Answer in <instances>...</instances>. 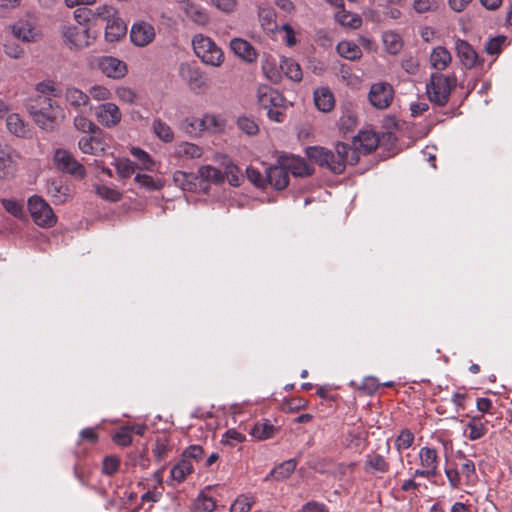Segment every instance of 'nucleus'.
Returning a JSON list of instances; mask_svg holds the SVG:
<instances>
[{"mask_svg": "<svg viewBox=\"0 0 512 512\" xmlns=\"http://www.w3.org/2000/svg\"><path fill=\"white\" fill-rule=\"evenodd\" d=\"M251 509V502L247 497H238L230 506V512H248Z\"/></svg>", "mask_w": 512, "mask_h": 512, "instance_id": "nucleus-64", "label": "nucleus"}, {"mask_svg": "<svg viewBox=\"0 0 512 512\" xmlns=\"http://www.w3.org/2000/svg\"><path fill=\"white\" fill-rule=\"evenodd\" d=\"M88 95H89V98L91 97L92 99H94L96 101L108 102L107 100H109L111 98L112 93L105 86L94 85V86L90 87Z\"/></svg>", "mask_w": 512, "mask_h": 512, "instance_id": "nucleus-56", "label": "nucleus"}, {"mask_svg": "<svg viewBox=\"0 0 512 512\" xmlns=\"http://www.w3.org/2000/svg\"><path fill=\"white\" fill-rule=\"evenodd\" d=\"M246 439L245 435L238 432L235 429H229L225 432L222 438V442L230 446H235L239 443L244 442Z\"/></svg>", "mask_w": 512, "mask_h": 512, "instance_id": "nucleus-62", "label": "nucleus"}, {"mask_svg": "<svg viewBox=\"0 0 512 512\" xmlns=\"http://www.w3.org/2000/svg\"><path fill=\"white\" fill-rule=\"evenodd\" d=\"M383 43L386 51L389 54H397L402 48L401 37L394 32H386L383 35Z\"/></svg>", "mask_w": 512, "mask_h": 512, "instance_id": "nucleus-45", "label": "nucleus"}, {"mask_svg": "<svg viewBox=\"0 0 512 512\" xmlns=\"http://www.w3.org/2000/svg\"><path fill=\"white\" fill-rule=\"evenodd\" d=\"M120 465V459L117 456H106L102 463V472L105 475L111 476L117 472Z\"/></svg>", "mask_w": 512, "mask_h": 512, "instance_id": "nucleus-58", "label": "nucleus"}, {"mask_svg": "<svg viewBox=\"0 0 512 512\" xmlns=\"http://www.w3.org/2000/svg\"><path fill=\"white\" fill-rule=\"evenodd\" d=\"M414 442V434L407 429H404L400 432V434L397 436L395 440V448L401 454L403 450L408 449L412 446ZM400 462H403L402 455L399 457Z\"/></svg>", "mask_w": 512, "mask_h": 512, "instance_id": "nucleus-47", "label": "nucleus"}, {"mask_svg": "<svg viewBox=\"0 0 512 512\" xmlns=\"http://www.w3.org/2000/svg\"><path fill=\"white\" fill-rule=\"evenodd\" d=\"M156 38V27L153 23L139 19L135 21L130 29V40L136 47H146L154 42Z\"/></svg>", "mask_w": 512, "mask_h": 512, "instance_id": "nucleus-7", "label": "nucleus"}, {"mask_svg": "<svg viewBox=\"0 0 512 512\" xmlns=\"http://www.w3.org/2000/svg\"><path fill=\"white\" fill-rule=\"evenodd\" d=\"M456 87L454 75H444L440 72L432 73L426 84V93L429 101L438 106H445L450 98L452 90Z\"/></svg>", "mask_w": 512, "mask_h": 512, "instance_id": "nucleus-2", "label": "nucleus"}, {"mask_svg": "<svg viewBox=\"0 0 512 512\" xmlns=\"http://www.w3.org/2000/svg\"><path fill=\"white\" fill-rule=\"evenodd\" d=\"M314 103L319 111L329 112L335 105L334 95L328 87H319L314 91Z\"/></svg>", "mask_w": 512, "mask_h": 512, "instance_id": "nucleus-27", "label": "nucleus"}, {"mask_svg": "<svg viewBox=\"0 0 512 512\" xmlns=\"http://www.w3.org/2000/svg\"><path fill=\"white\" fill-rule=\"evenodd\" d=\"M364 470L371 475H383L390 471V464L383 455L371 452L365 456Z\"/></svg>", "mask_w": 512, "mask_h": 512, "instance_id": "nucleus-18", "label": "nucleus"}, {"mask_svg": "<svg viewBox=\"0 0 512 512\" xmlns=\"http://www.w3.org/2000/svg\"><path fill=\"white\" fill-rule=\"evenodd\" d=\"M185 15L195 24L205 26L209 23L210 17L206 9L190 0H182Z\"/></svg>", "mask_w": 512, "mask_h": 512, "instance_id": "nucleus-20", "label": "nucleus"}, {"mask_svg": "<svg viewBox=\"0 0 512 512\" xmlns=\"http://www.w3.org/2000/svg\"><path fill=\"white\" fill-rule=\"evenodd\" d=\"M61 35L64 43L70 49H82L91 44V37L88 29L74 24H64L61 28Z\"/></svg>", "mask_w": 512, "mask_h": 512, "instance_id": "nucleus-6", "label": "nucleus"}, {"mask_svg": "<svg viewBox=\"0 0 512 512\" xmlns=\"http://www.w3.org/2000/svg\"><path fill=\"white\" fill-rule=\"evenodd\" d=\"M179 76L187 83L194 92H200L207 86V80L199 68L189 63H181L179 66Z\"/></svg>", "mask_w": 512, "mask_h": 512, "instance_id": "nucleus-12", "label": "nucleus"}, {"mask_svg": "<svg viewBox=\"0 0 512 512\" xmlns=\"http://www.w3.org/2000/svg\"><path fill=\"white\" fill-rule=\"evenodd\" d=\"M69 187L61 179H51L47 182V193L55 204H63L70 197Z\"/></svg>", "mask_w": 512, "mask_h": 512, "instance_id": "nucleus-22", "label": "nucleus"}, {"mask_svg": "<svg viewBox=\"0 0 512 512\" xmlns=\"http://www.w3.org/2000/svg\"><path fill=\"white\" fill-rule=\"evenodd\" d=\"M95 192L99 197H101L105 200L111 201V202L119 201L122 196L118 190L108 187V186H105V185L96 186Z\"/></svg>", "mask_w": 512, "mask_h": 512, "instance_id": "nucleus-54", "label": "nucleus"}, {"mask_svg": "<svg viewBox=\"0 0 512 512\" xmlns=\"http://www.w3.org/2000/svg\"><path fill=\"white\" fill-rule=\"evenodd\" d=\"M106 146L107 144L101 132L88 137H81L78 141V147L83 153L95 156L104 154Z\"/></svg>", "mask_w": 512, "mask_h": 512, "instance_id": "nucleus-16", "label": "nucleus"}, {"mask_svg": "<svg viewBox=\"0 0 512 512\" xmlns=\"http://www.w3.org/2000/svg\"><path fill=\"white\" fill-rule=\"evenodd\" d=\"M306 155L322 167H327L334 174H341L347 164L355 165L359 161V153L350 145L339 142L334 151L323 147L306 148Z\"/></svg>", "mask_w": 512, "mask_h": 512, "instance_id": "nucleus-1", "label": "nucleus"}, {"mask_svg": "<svg viewBox=\"0 0 512 512\" xmlns=\"http://www.w3.org/2000/svg\"><path fill=\"white\" fill-rule=\"evenodd\" d=\"M130 153L139 162V169L153 171L155 169V162L151 156L141 148L132 147Z\"/></svg>", "mask_w": 512, "mask_h": 512, "instance_id": "nucleus-40", "label": "nucleus"}, {"mask_svg": "<svg viewBox=\"0 0 512 512\" xmlns=\"http://www.w3.org/2000/svg\"><path fill=\"white\" fill-rule=\"evenodd\" d=\"M6 127L10 133L17 137H25L28 134L26 124L17 113H11L7 116Z\"/></svg>", "mask_w": 512, "mask_h": 512, "instance_id": "nucleus-37", "label": "nucleus"}, {"mask_svg": "<svg viewBox=\"0 0 512 512\" xmlns=\"http://www.w3.org/2000/svg\"><path fill=\"white\" fill-rule=\"evenodd\" d=\"M336 21L343 27L358 29L362 25L361 17L356 13L341 9L335 13Z\"/></svg>", "mask_w": 512, "mask_h": 512, "instance_id": "nucleus-38", "label": "nucleus"}, {"mask_svg": "<svg viewBox=\"0 0 512 512\" xmlns=\"http://www.w3.org/2000/svg\"><path fill=\"white\" fill-rule=\"evenodd\" d=\"M15 172V164L12 157L8 154L0 156V179L12 176Z\"/></svg>", "mask_w": 512, "mask_h": 512, "instance_id": "nucleus-52", "label": "nucleus"}, {"mask_svg": "<svg viewBox=\"0 0 512 512\" xmlns=\"http://www.w3.org/2000/svg\"><path fill=\"white\" fill-rule=\"evenodd\" d=\"M193 465L188 459H183L171 469V477L177 482H182L185 477L192 473Z\"/></svg>", "mask_w": 512, "mask_h": 512, "instance_id": "nucleus-43", "label": "nucleus"}, {"mask_svg": "<svg viewBox=\"0 0 512 512\" xmlns=\"http://www.w3.org/2000/svg\"><path fill=\"white\" fill-rule=\"evenodd\" d=\"M456 54L462 65L471 69L479 63V56L473 47L465 40L457 39L455 41Z\"/></svg>", "mask_w": 512, "mask_h": 512, "instance_id": "nucleus-17", "label": "nucleus"}, {"mask_svg": "<svg viewBox=\"0 0 512 512\" xmlns=\"http://www.w3.org/2000/svg\"><path fill=\"white\" fill-rule=\"evenodd\" d=\"M113 440L116 444L126 447L132 442V435L130 429L127 426L121 427L114 435Z\"/></svg>", "mask_w": 512, "mask_h": 512, "instance_id": "nucleus-59", "label": "nucleus"}, {"mask_svg": "<svg viewBox=\"0 0 512 512\" xmlns=\"http://www.w3.org/2000/svg\"><path fill=\"white\" fill-rule=\"evenodd\" d=\"M65 98L75 109H80L82 106H86L90 102L89 95L75 87L66 89Z\"/></svg>", "mask_w": 512, "mask_h": 512, "instance_id": "nucleus-36", "label": "nucleus"}, {"mask_svg": "<svg viewBox=\"0 0 512 512\" xmlns=\"http://www.w3.org/2000/svg\"><path fill=\"white\" fill-rule=\"evenodd\" d=\"M420 466L426 469L433 476L438 474L439 457L434 448L422 447L418 453Z\"/></svg>", "mask_w": 512, "mask_h": 512, "instance_id": "nucleus-23", "label": "nucleus"}, {"mask_svg": "<svg viewBox=\"0 0 512 512\" xmlns=\"http://www.w3.org/2000/svg\"><path fill=\"white\" fill-rule=\"evenodd\" d=\"M431 66L437 71L445 70L452 61L451 53L443 46L432 49L429 58Z\"/></svg>", "mask_w": 512, "mask_h": 512, "instance_id": "nucleus-28", "label": "nucleus"}, {"mask_svg": "<svg viewBox=\"0 0 512 512\" xmlns=\"http://www.w3.org/2000/svg\"><path fill=\"white\" fill-rule=\"evenodd\" d=\"M247 178L258 188H265L267 184V174L263 176L260 171L254 167H247L246 169Z\"/></svg>", "mask_w": 512, "mask_h": 512, "instance_id": "nucleus-57", "label": "nucleus"}, {"mask_svg": "<svg viewBox=\"0 0 512 512\" xmlns=\"http://www.w3.org/2000/svg\"><path fill=\"white\" fill-rule=\"evenodd\" d=\"M466 426L464 435L471 441L481 439L487 433V420L483 416H472Z\"/></svg>", "mask_w": 512, "mask_h": 512, "instance_id": "nucleus-25", "label": "nucleus"}, {"mask_svg": "<svg viewBox=\"0 0 512 512\" xmlns=\"http://www.w3.org/2000/svg\"><path fill=\"white\" fill-rule=\"evenodd\" d=\"M296 469V462L293 459L287 460L275 467L266 477L265 480L271 478L281 481L288 478Z\"/></svg>", "mask_w": 512, "mask_h": 512, "instance_id": "nucleus-33", "label": "nucleus"}, {"mask_svg": "<svg viewBox=\"0 0 512 512\" xmlns=\"http://www.w3.org/2000/svg\"><path fill=\"white\" fill-rule=\"evenodd\" d=\"M117 175L122 178H129L136 170V165L128 158H117L114 161Z\"/></svg>", "mask_w": 512, "mask_h": 512, "instance_id": "nucleus-41", "label": "nucleus"}, {"mask_svg": "<svg viewBox=\"0 0 512 512\" xmlns=\"http://www.w3.org/2000/svg\"><path fill=\"white\" fill-rule=\"evenodd\" d=\"M192 46L196 56L204 64L219 67L223 63L224 54L210 37L196 34L192 39Z\"/></svg>", "mask_w": 512, "mask_h": 512, "instance_id": "nucleus-4", "label": "nucleus"}, {"mask_svg": "<svg viewBox=\"0 0 512 512\" xmlns=\"http://www.w3.org/2000/svg\"><path fill=\"white\" fill-rule=\"evenodd\" d=\"M97 65L105 76L112 79H121L128 72L126 63L112 56L99 57Z\"/></svg>", "mask_w": 512, "mask_h": 512, "instance_id": "nucleus-13", "label": "nucleus"}, {"mask_svg": "<svg viewBox=\"0 0 512 512\" xmlns=\"http://www.w3.org/2000/svg\"><path fill=\"white\" fill-rule=\"evenodd\" d=\"M288 183L289 177L282 165L277 163L267 169V184L277 190H282L287 187Z\"/></svg>", "mask_w": 512, "mask_h": 512, "instance_id": "nucleus-24", "label": "nucleus"}, {"mask_svg": "<svg viewBox=\"0 0 512 512\" xmlns=\"http://www.w3.org/2000/svg\"><path fill=\"white\" fill-rule=\"evenodd\" d=\"M115 95L121 102L134 104L138 99L137 93L130 87L119 86L115 90Z\"/></svg>", "mask_w": 512, "mask_h": 512, "instance_id": "nucleus-53", "label": "nucleus"}, {"mask_svg": "<svg viewBox=\"0 0 512 512\" xmlns=\"http://www.w3.org/2000/svg\"><path fill=\"white\" fill-rule=\"evenodd\" d=\"M339 125L345 131L353 130L357 126V117L354 111L351 109L344 110L340 117Z\"/></svg>", "mask_w": 512, "mask_h": 512, "instance_id": "nucleus-55", "label": "nucleus"}, {"mask_svg": "<svg viewBox=\"0 0 512 512\" xmlns=\"http://www.w3.org/2000/svg\"><path fill=\"white\" fill-rule=\"evenodd\" d=\"M216 507L215 501L208 496L200 495L193 504L194 512H212Z\"/></svg>", "mask_w": 512, "mask_h": 512, "instance_id": "nucleus-50", "label": "nucleus"}, {"mask_svg": "<svg viewBox=\"0 0 512 512\" xmlns=\"http://www.w3.org/2000/svg\"><path fill=\"white\" fill-rule=\"evenodd\" d=\"M201 118H186L182 122V129L189 135H198L203 132L202 126H199L197 122H200Z\"/></svg>", "mask_w": 512, "mask_h": 512, "instance_id": "nucleus-61", "label": "nucleus"}, {"mask_svg": "<svg viewBox=\"0 0 512 512\" xmlns=\"http://www.w3.org/2000/svg\"><path fill=\"white\" fill-rule=\"evenodd\" d=\"M438 7L436 0H414L413 9L417 13H426L436 10Z\"/></svg>", "mask_w": 512, "mask_h": 512, "instance_id": "nucleus-63", "label": "nucleus"}, {"mask_svg": "<svg viewBox=\"0 0 512 512\" xmlns=\"http://www.w3.org/2000/svg\"><path fill=\"white\" fill-rule=\"evenodd\" d=\"M238 128L248 136H254L258 133L259 127L254 119L242 116L237 120Z\"/></svg>", "mask_w": 512, "mask_h": 512, "instance_id": "nucleus-49", "label": "nucleus"}, {"mask_svg": "<svg viewBox=\"0 0 512 512\" xmlns=\"http://www.w3.org/2000/svg\"><path fill=\"white\" fill-rule=\"evenodd\" d=\"M224 178L226 177L229 183L233 186L240 185L242 178L241 170L233 162H228L225 166Z\"/></svg>", "mask_w": 512, "mask_h": 512, "instance_id": "nucleus-51", "label": "nucleus"}, {"mask_svg": "<svg viewBox=\"0 0 512 512\" xmlns=\"http://www.w3.org/2000/svg\"><path fill=\"white\" fill-rule=\"evenodd\" d=\"M279 68L282 73L294 82H300L303 74L300 65L292 58L281 57Z\"/></svg>", "mask_w": 512, "mask_h": 512, "instance_id": "nucleus-30", "label": "nucleus"}, {"mask_svg": "<svg viewBox=\"0 0 512 512\" xmlns=\"http://www.w3.org/2000/svg\"><path fill=\"white\" fill-rule=\"evenodd\" d=\"M199 126H202L204 131H208L213 134H220L224 132L226 128V121L224 118L215 114H205L200 122H197Z\"/></svg>", "mask_w": 512, "mask_h": 512, "instance_id": "nucleus-29", "label": "nucleus"}, {"mask_svg": "<svg viewBox=\"0 0 512 512\" xmlns=\"http://www.w3.org/2000/svg\"><path fill=\"white\" fill-rule=\"evenodd\" d=\"M171 450V446L166 439L158 438L155 441L152 452L155 456L156 461H164L168 457V453Z\"/></svg>", "mask_w": 512, "mask_h": 512, "instance_id": "nucleus-48", "label": "nucleus"}, {"mask_svg": "<svg viewBox=\"0 0 512 512\" xmlns=\"http://www.w3.org/2000/svg\"><path fill=\"white\" fill-rule=\"evenodd\" d=\"M28 209L33 221L40 227H52L57 221L50 205L40 196L33 195L28 199Z\"/></svg>", "mask_w": 512, "mask_h": 512, "instance_id": "nucleus-5", "label": "nucleus"}, {"mask_svg": "<svg viewBox=\"0 0 512 512\" xmlns=\"http://www.w3.org/2000/svg\"><path fill=\"white\" fill-rule=\"evenodd\" d=\"M54 164L56 168L64 173L83 178L86 174L84 166L65 149H57L54 153Z\"/></svg>", "mask_w": 512, "mask_h": 512, "instance_id": "nucleus-8", "label": "nucleus"}, {"mask_svg": "<svg viewBox=\"0 0 512 512\" xmlns=\"http://www.w3.org/2000/svg\"><path fill=\"white\" fill-rule=\"evenodd\" d=\"M97 122L108 129L114 128L122 121V112L113 102H104L94 109Z\"/></svg>", "mask_w": 512, "mask_h": 512, "instance_id": "nucleus-10", "label": "nucleus"}, {"mask_svg": "<svg viewBox=\"0 0 512 512\" xmlns=\"http://www.w3.org/2000/svg\"><path fill=\"white\" fill-rule=\"evenodd\" d=\"M276 428L267 419L256 422L250 430V434L258 440H266L271 438Z\"/></svg>", "mask_w": 512, "mask_h": 512, "instance_id": "nucleus-34", "label": "nucleus"}, {"mask_svg": "<svg viewBox=\"0 0 512 512\" xmlns=\"http://www.w3.org/2000/svg\"><path fill=\"white\" fill-rule=\"evenodd\" d=\"M456 458L461 461V463L457 465L456 468L459 470L460 475L465 480V484H468L475 476V464L461 451L456 453Z\"/></svg>", "mask_w": 512, "mask_h": 512, "instance_id": "nucleus-35", "label": "nucleus"}, {"mask_svg": "<svg viewBox=\"0 0 512 512\" xmlns=\"http://www.w3.org/2000/svg\"><path fill=\"white\" fill-rule=\"evenodd\" d=\"M2 205L5 210L14 217H21L23 214V204L15 199H3Z\"/></svg>", "mask_w": 512, "mask_h": 512, "instance_id": "nucleus-60", "label": "nucleus"}, {"mask_svg": "<svg viewBox=\"0 0 512 512\" xmlns=\"http://www.w3.org/2000/svg\"><path fill=\"white\" fill-rule=\"evenodd\" d=\"M378 146V139L372 132L363 131L354 137L351 148L356 149L361 154H368L375 150Z\"/></svg>", "mask_w": 512, "mask_h": 512, "instance_id": "nucleus-19", "label": "nucleus"}, {"mask_svg": "<svg viewBox=\"0 0 512 512\" xmlns=\"http://www.w3.org/2000/svg\"><path fill=\"white\" fill-rule=\"evenodd\" d=\"M152 130L156 137L165 143H171L174 140L172 128L160 118L153 120Z\"/></svg>", "mask_w": 512, "mask_h": 512, "instance_id": "nucleus-39", "label": "nucleus"}, {"mask_svg": "<svg viewBox=\"0 0 512 512\" xmlns=\"http://www.w3.org/2000/svg\"><path fill=\"white\" fill-rule=\"evenodd\" d=\"M134 181L140 186L147 190H160L163 187L161 179L153 178L147 174H136Z\"/></svg>", "mask_w": 512, "mask_h": 512, "instance_id": "nucleus-46", "label": "nucleus"}, {"mask_svg": "<svg viewBox=\"0 0 512 512\" xmlns=\"http://www.w3.org/2000/svg\"><path fill=\"white\" fill-rule=\"evenodd\" d=\"M28 112L34 122L42 129H52L57 117L55 102L46 95H38L31 99Z\"/></svg>", "mask_w": 512, "mask_h": 512, "instance_id": "nucleus-3", "label": "nucleus"}, {"mask_svg": "<svg viewBox=\"0 0 512 512\" xmlns=\"http://www.w3.org/2000/svg\"><path fill=\"white\" fill-rule=\"evenodd\" d=\"M394 98V90L387 82H377L371 85L368 93L369 103L376 109L384 110L390 106Z\"/></svg>", "mask_w": 512, "mask_h": 512, "instance_id": "nucleus-9", "label": "nucleus"}, {"mask_svg": "<svg viewBox=\"0 0 512 512\" xmlns=\"http://www.w3.org/2000/svg\"><path fill=\"white\" fill-rule=\"evenodd\" d=\"M277 163L282 165L287 173L290 172L294 176H309L313 172L305 160L299 156L280 155L277 158Z\"/></svg>", "mask_w": 512, "mask_h": 512, "instance_id": "nucleus-14", "label": "nucleus"}, {"mask_svg": "<svg viewBox=\"0 0 512 512\" xmlns=\"http://www.w3.org/2000/svg\"><path fill=\"white\" fill-rule=\"evenodd\" d=\"M174 153L179 158L194 159L202 156L203 149L194 143L181 142L175 146Z\"/></svg>", "mask_w": 512, "mask_h": 512, "instance_id": "nucleus-31", "label": "nucleus"}, {"mask_svg": "<svg viewBox=\"0 0 512 512\" xmlns=\"http://www.w3.org/2000/svg\"><path fill=\"white\" fill-rule=\"evenodd\" d=\"M336 50L341 57L351 61L358 60L362 56L360 47L352 41L344 40L339 42Z\"/></svg>", "mask_w": 512, "mask_h": 512, "instance_id": "nucleus-32", "label": "nucleus"}, {"mask_svg": "<svg viewBox=\"0 0 512 512\" xmlns=\"http://www.w3.org/2000/svg\"><path fill=\"white\" fill-rule=\"evenodd\" d=\"M199 176L205 181H212L219 184L224 181V174L219 169L211 166L204 165L198 169Z\"/></svg>", "mask_w": 512, "mask_h": 512, "instance_id": "nucleus-42", "label": "nucleus"}, {"mask_svg": "<svg viewBox=\"0 0 512 512\" xmlns=\"http://www.w3.org/2000/svg\"><path fill=\"white\" fill-rule=\"evenodd\" d=\"M257 99L259 105L264 109L284 107L286 102L284 96L279 91L267 85L258 87Z\"/></svg>", "mask_w": 512, "mask_h": 512, "instance_id": "nucleus-15", "label": "nucleus"}, {"mask_svg": "<svg viewBox=\"0 0 512 512\" xmlns=\"http://www.w3.org/2000/svg\"><path fill=\"white\" fill-rule=\"evenodd\" d=\"M230 48L236 56L249 63L255 62L258 57L256 49L248 41L241 38L232 39Z\"/></svg>", "mask_w": 512, "mask_h": 512, "instance_id": "nucleus-21", "label": "nucleus"}, {"mask_svg": "<svg viewBox=\"0 0 512 512\" xmlns=\"http://www.w3.org/2000/svg\"><path fill=\"white\" fill-rule=\"evenodd\" d=\"M74 127L77 131L82 133L95 134L101 132L99 126L84 115H77L74 118Z\"/></svg>", "mask_w": 512, "mask_h": 512, "instance_id": "nucleus-44", "label": "nucleus"}, {"mask_svg": "<svg viewBox=\"0 0 512 512\" xmlns=\"http://www.w3.org/2000/svg\"><path fill=\"white\" fill-rule=\"evenodd\" d=\"M126 25L117 15L109 18L105 27V39L109 42L120 40L126 34Z\"/></svg>", "mask_w": 512, "mask_h": 512, "instance_id": "nucleus-26", "label": "nucleus"}, {"mask_svg": "<svg viewBox=\"0 0 512 512\" xmlns=\"http://www.w3.org/2000/svg\"><path fill=\"white\" fill-rule=\"evenodd\" d=\"M12 34L23 42H36L41 36V29L32 17H26L18 20L12 25Z\"/></svg>", "mask_w": 512, "mask_h": 512, "instance_id": "nucleus-11", "label": "nucleus"}]
</instances>
